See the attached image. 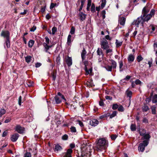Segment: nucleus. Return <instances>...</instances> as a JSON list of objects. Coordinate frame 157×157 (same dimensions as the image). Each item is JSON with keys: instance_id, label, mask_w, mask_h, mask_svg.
<instances>
[{"instance_id": "6", "label": "nucleus", "mask_w": 157, "mask_h": 157, "mask_svg": "<svg viewBox=\"0 0 157 157\" xmlns=\"http://www.w3.org/2000/svg\"><path fill=\"white\" fill-rule=\"evenodd\" d=\"M89 147H87L85 151V148H83L82 149V152L81 154V157H89L90 153V151L88 150Z\"/></svg>"}, {"instance_id": "54", "label": "nucleus", "mask_w": 157, "mask_h": 157, "mask_svg": "<svg viewBox=\"0 0 157 157\" xmlns=\"http://www.w3.org/2000/svg\"><path fill=\"white\" fill-rule=\"evenodd\" d=\"M27 84L29 87H30L33 86V82L32 81H29L27 83Z\"/></svg>"}, {"instance_id": "53", "label": "nucleus", "mask_w": 157, "mask_h": 157, "mask_svg": "<svg viewBox=\"0 0 157 157\" xmlns=\"http://www.w3.org/2000/svg\"><path fill=\"white\" fill-rule=\"evenodd\" d=\"M135 83L136 85H140L141 83V82L139 79H136L135 81Z\"/></svg>"}, {"instance_id": "18", "label": "nucleus", "mask_w": 157, "mask_h": 157, "mask_svg": "<svg viewBox=\"0 0 157 157\" xmlns=\"http://www.w3.org/2000/svg\"><path fill=\"white\" fill-rule=\"evenodd\" d=\"M151 136L149 134H145L144 136H143L142 138V140H149Z\"/></svg>"}, {"instance_id": "10", "label": "nucleus", "mask_w": 157, "mask_h": 157, "mask_svg": "<svg viewBox=\"0 0 157 157\" xmlns=\"http://www.w3.org/2000/svg\"><path fill=\"white\" fill-rule=\"evenodd\" d=\"M19 136V135L18 134H14L11 136L10 138L11 140L13 142H16Z\"/></svg>"}, {"instance_id": "9", "label": "nucleus", "mask_w": 157, "mask_h": 157, "mask_svg": "<svg viewBox=\"0 0 157 157\" xmlns=\"http://www.w3.org/2000/svg\"><path fill=\"white\" fill-rule=\"evenodd\" d=\"M15 130L19 133H22L24 131V128L20 125H17L15 128Z\"/></svg>"}, {"instance_id": "20", "label": "nucleus", "mask_w": 157, "mask_h": 157, "mask_svg": "<svg viewBox=\"0 0 157 157\" xmlns=\"http://www.w3.org/2000/svg\"><path fill=\"white\" fill-rule=\"evenodd\" d=\"M6 111L3 109H0V118L6 113Z\"/></svg>"}, {"instance_id": "33", "label": "nucleus", "mask_w": 157, "mask_h": 157, "mask_svg": "<svg viewBox=\"0 0 157 157\" xmlns=\"http://www.w3.org/2000/svg\"><path fill=\"white\" fill-rule=\"evenodd\" d=\"M143 59V58L141 55H139L137 57V61L138 62H140Z\"/></svg>"}, {"instance_id": "4", "label": "nucleus", "mask_w": 157, "mask_h": 157, "mask_svg": "<svg viewBox=\"0 0 157 157\" xmlns=\"http://www.w3.org/2000/svg\"><path fill=\"white\" fill-rule=\"evenodd\" d=\"M148 144V141L145 140L142 143L140 144L138 147V150L141 152H143L145 149V147L147 146Z\"/></svg>"}, {"instance_id": "39", "label": "nucleus", "mask_w": 157, "mask_h": 157, "mask_svg": "<svg viewBox=\"0 0 157 157\" xmlns=\"http://www.w3.org/2000/svg\"><path fill=\"white\" fill-rule=\"evenodd\" d=\"M61 147L59 145H56L55 148V150L56 151L60 150L61 149Z\"/></svg>"}, {"instance_id": "61", "label": "nucleus", "mask_w": 157, "mask_h": 157, "mask_svg": "<svg viewBox=\"0 0 157 157\" xmlns=\"http://www.w3.org/2000/svg\"><path fill=\"white\" fill-rule=\"evenodd\" d=\"M77 122H78V123L79 124V125L81 127H83V123L81 122V121H77Z\"/></svg>"}, {"instance_id": "46", "label": "nucleus", "mask_w": 157, "mask_h": 157, "mask_svg": "<svg viewBox=\"0 0 157 157\" xmlns=\"http://www.w3.org/2000/svg\"><path fill=\"white\" fill-rule=\"evenodd\" d=\"M52 34L53 35L57 31V28L55 27H53L52 29Z\"/></svg>"}, {"instance_id": "24", "label": "nucleus", "mask_w": 157, "mask_h": 157, "mask_svg": "<svg viewBox=\"0 0 157 157\" xmlns=\"http://www.w3.org/2000/svg\"><path fill=\"white\" fill-rule=\"evenodd\" d=\"M111 62L112 64V66H111L112 67V68H113V69L116 68L117 65V63L115 61L113 60L111 61Z\"/></svg>"}, {"instance_id": "59", "label": "nucleus", "mask_w": 157, "mask_h": 157, "mask_svg": "<svg viewBox=\"0 0 157 157\" xmlns=\"http://www.w3.org/2000/svg\"><path fill=\"white\" fill-rule=\"evenodd\" d=\"M21 99H22V97L21 96H20L18 98V104L20 105H21Z\"/></svg>"}, {"instance_id": "2", "label": "nucleus", "mask_w": 157, "mask_h": 157, "mask_svg": "<svg viewBox=\"0 0 157 157\" xmlns=\"http://www.w3.org/2000/svg\"><path fill=\"white\" fill-rule=\"evenodd\" d=\"M155 13V10L153 9H152L151 10L150 14H146V16H144L143 14L142 16V18L143 19L144 22L145 21H148L149 20L152 16L154 15Z\"/></svg>"}, {"instance_id": "29", "label": "nucleus", "mask_w": 157, "mask_h": 157, "mask_svg": "<svg viewBox=\"0 0 157 157\" xmlns=\"http://www.w3.org/2000/svg\"><path fill=\"white\" fill-rule=\"evenodd\" d=\"M130 129L132 131H135L136 130V126L135 124H132L130 126Z\"/></svg>"}, {"instance_id": "15", "label": "nucleus", "mask_w": 157, "mask_h": 157, "mask_svg": "<svg viewBox=\"0 0 157 157\" xmlns=\"http://www.w3.org/2000/svg\"><path fill=\"white\" fill-rule=\"evenodd\" d=\"M72 150L71 149H68L64 157H72L71 153H72Z\"/></svg>"}, {"instance_id": "13", "label": "nucleus", "mask_w": 157, "mask_h": 157, "mask_svg": "<svg viewBox=\"0 0 157 157\" xmlns=\"http://www.w3.org/2000/svg\"><path fill=\"white\" fill-rule=\"evenodd\" d=\"M66 61L68 66H70L72 65V59L71 57L68 56L66 59Z\"/></svg>"}, {"instance_id": "30", "label": "nucleus", "mask_w": 157, "mask_h": 157, "mask_svg": "<svg viewBox=\"0 0 157 157\" xmlns=\"http://www.w3.org/2000/svg\"><path fill=\"white\" fill-rule=\"evenodd\" d=\"M34 41L33 40H30L29 41L28 46L30 48H31L34 44Z\"/></svg>"}, {"instance_id": "3", "label": "nucleus", "mask_w": 157, "mask_h": 157, "mask_svg": "<svg viewBox=\"0 0 157 157\" xmlns=\"http://www.w3.org/2000/svg\"><path fill=\"white\" fill-rule=\"evenodd\" d=\"M144 22V19L141 16V17H138L136 20H134L132 23V25H135L137 27H138L139 24H143Z\"/></svg>"}, {"instance_id": "44", "label": "nucleus", "mask_w": 157, "mask_h": 157, "mask_svg": "<svg viewBox=\"0 0 157 157\" xmlns=\"http://www.w3.org/2000/svg\"><path fill=\"white\" fill-rule=\"evenodd\" d=\"M71 131L73 133L75 132H76V130L75 127L71 126L70 128Z\"/></svg>"}, {"instance_id": "58", "label": "nucleus", "mask_w": 157, "mask_h": 157, "mask_svg": "<svg viewBox=\"0 0 157 157\" xmlns=\"http://www.w3.org/2000/svg\"><path fill=\"white\" fill-rule=\"evenodd\" d=\"M149 29H151L152 31H154L155 29V27L152 25H151L149 26Z\"/></svg>"}, {"instance_id": "1", "label": "nucleus", "mask_w": 157, "mask_h": 157, "mask_svg": "<svg viewBox=\"0 0 157 157\" xmlns=\"http://www.w3.org/2000/svg\"><path fill=\"white\" fill-rule=\"evenodd\" d=\"M108 142L105 139L101 138L98 140L96 145V150L101 151L105 150L108 147Z\"/></svg>"}, {"instance_id": "23", "label": "nucleus", "mask_w": 157, "mask_h": 157, "mask_svg": "<svg viewBox=\"0 0 157 157\" xmlns=\"http://www.w3.org/2000/svg\"><path fill=\"white\" fill-rule=\"evenodd\" d=\"M55 98L56 103V104H59L61 102V101L60 98H59L58 96H56Z\"/></svg>"}, {"instance_id": "25", "label": "nucleus", "mask_w": 157, "mask_h": 157, "mask_svg": "<svg viewBox=\"0 0 157 157\" xmlns=\"http://www.w3.org/2000/svg\"><path fill=\"white\" fill-rule=\"evenodd\" d=\"M139 133L140 136H143L146 133V131L144 129H141L139 131Z\"/></svg>"}, {"instance_id": "45", "label": "nucleus", "mask_w": 157, "mask_h": 157, "mask_svg": "<svg viewBox=\"0 0 157 157\" xmlns=\"http://www.w3.org/2000/svg\"><path fill=\"white\" fill-rule=\"evenodd\" d=\"M119 68L120 69V71H122V69H121V68L123 66V63L122 61H121L119 63Z\"/></svg>"}, {"instance_id": "48", "label": "nucleus", "mask_w": 157, "mask_h": 157, "mask_svg": "<svg viewBox=\"0 0 157 157\" xmlns=\"http://www.w3.org/2000/svg\"><path fill=\"white\" fill-rule=\"evenodd\" d=\"M118 109L119 111L123 112L124 111V109L122 105H121L118 107Z\"/></svg>"}, {"instance_id": "37", "label": "nucleus", "mask_w": 157, "mask_h": 157, "mask_svg": "<svg viewBox=\"0 0 157 157\" xmlns=\"http://www.w3.org/2000/svg\"><path fill=\"white\" fill-rule=\"evenodd\" d=\"M106 69L108 71H111L112 70V67L109 66L107 65L105 67Z\"/></svg>"}, {"instance_id": "47", "label": "nucleus", "mask_w": 157, "mask_h": 157, "mask_svg": "<svg viewBox=\"0 0 157 157\" xmlns=\"http://www.w3.org/2000/svg\"><path fill=\"white\" fill-rule=\"evenodd\" d=\"M75 28L74 27H72L71 29L70 33L71 35L75 33Z\"/></svg>"}, {"instance_id": "11", "label": "nucleus", "mask_w": 157, "mask_h": 157, "mask_svg": "<svg viewBox=\"0 0 157 157\" xmlns=\"http://www.w3.org/2000/svg\"><path fill=\"white\" fill-rule=\"evenodd\" d=\"M90 123L92 126H95L98 124L99 121L96 119H92L90 121Z\"/></svg>"}, {"instance_id": "14", "label": "nucleus", "mask_w": 157, "mask_h": 157, "mask_svg": "<svg viewBox=\"0 0 157 157\" xmlns=\"http://www.w3.org/2000/svg\"><path fill=\"white\" fill-rule=\"evenodd\" d=\"M86 52L84 48H83L82 51V52L81 53V56L82 61H83V60L85 59L86 58Z\"/></svg>"}, {"instance_id": "28", "label": "nucleus", "mask_w": 157, "mask_h": 157, "mask_svg": "<svg viewBox=\"0 0 157 157\" xmlns=\"http://www.w3.org/2000/svg\"><path fill=\"white\" fill-rule=\"evenodd\" d=\"M71 35L69 34L68 36L67 40V43L68 45H70L71 43Z\"/></svg>"}, {"instance_id": "8", "label": "nucleus", "mask_w": 157, "mask_h": 157, "mask_svg": "<svg viewBox=\"0 0 157 157\" xmlns=\"http://www.w3.org/2000/svg\"><path fill=\"white\" fill-rule=\"evenodd\" d=\"M1 36L6 38V39H10V33L8 31H2L1 34Z\"/></svg>"}, {"instance_id": "43", "label": "nucleus", "mask_w": 157, "mask_h": 157, "mask_svg": "<svg viewBox=\"0 0 157 157\" xmlns=\"http://www.w3.org/2000/svg\"><path fill=\"white\" fill-rule=\"evenodd\" d=\"M31 153L29 152H26L24 155V157H31Z\"/></svg>"}, {"instance_id": "21", "label": "nucleus", "mask_w": 157, "mask_h": 157, "mask_svg": "<svg viewBox=\"0 0 157 157\" xmlns=\"http://www.w3.org/2000/svg\"><path fill=\"white\" fill-rule=\"evenodd\" d=\"M142 109L143 112H147L149 109L148 107L146 105H144L142 107Z\"/></svg>"}, {"instance_id": "60", "label": "nucleus", "mask_w": 157, "mask_h": 157, "mask_svg": "<svg viewBox=\"0 0 157 157\" xmlns=\"http://www.w3.org/2000/svg\"><path fill=\"white\" fill-rule=\"evenodd\" d=\"M99 105L101 106H102L104 105V103L103 101L101 99L100 101H99Z\"/></svg>"}, {"instance_id": "57", "label": "nucleus", "mask_w": 157, "mask_h": 157, "mask_svg": "<svg viewBox=\"0 0 157 157\" xmlns=\"http://www.w3.org/2000/svg\"><path fill=\"white\" fill-rule=\"evenodd\" d=\"M58 95L61 98H62V99H63L65 101H66V99L64 98V97L63 95L60 92H58Z\"/></svg>"}, {"instance_id": "34", "label": "nucleus", "mask_w": 157, "mask_h": 157, "mask_svg": "<svg viewBox=\"0 0 157 157\" xmlns=\"http://www.w3.org/2000/svg\"><path fill=\"white\" fill-rule=\"evenodd\" d=\"M132 92L131 91L127 90L126 91V94L128 97L129 98H131L132 95Z\"/></svg>"}, {"instance_id": "26", "label": "nucleus", "mask_w": 157, "mask_h": 157, "mask_svg": "<svg viewBox=\"0 0 157 157\" xmlns=\"http://www.w3.org/2000/svg\"><path fill=\"white\" fill-rule=\"evenodd\" d=\"M115 44L117 47H119L121 46L122 44V41H118L117 40H116Z\"/></svg>"}, {"instance_id": "50", "label": "nucleus", "mask_w": 157, "mask_h": 157, "mask_svg": "<svg viewBox=\"0 0 157 157\" xmlns=\"http://www.w3.org/2000/svg\"><path fill=\"white\" fill-rule=\"evenodd\" d=\"M119 106L117 104H114L113 105L112 109H116L118 108Z\"/></svg>"}, {"instance_id": "36", "label": "nucleus", "mask_w": 157, "mask_h": 157, "mask_svg": "<svg viewBox=\"0 0 157 157\" xmlns=\"http://www.w3.org/2000/svg\"><path fill=\"white\" fill-rule=\"evenodd\" d=\"M81 5L80 8L79 9V11H81L83 8V5L85 2V1L84 0H81Z\"/></svg>"}, {"instance_id": "7", "label": "nucleus", "mask_w": 157, "mask_h": 157, "mask_svg": "<svg viewBox=\"0 0 157 157\" xmlns=\"http://www.w3.org/2000/svg\"><path fill=\"white\" fill-rule=\"evenodd\" d=\"M150 6L151 5L150 4H147L146 6L143 9L142 14H143L144 16H146V14L149 12L151 9Z\"/></svg>"}, {"instance_id": "17", "label": "nucleus", "mask_w": 157, "mask_h": 157, "mask_svg": "<svg viewBox=\"0 0 157 157\" xmlns=\"http://www.w3.org/2000/svg\"><path fill=\"white\" fill-rule=\"evenodd\" d=\"M79 16L80 17V20L81 21H82L84 20L86 18L85 14L82 12L79 13Z\"/></svg>"}, {"instance_id": "22", "label": "nucleus", "mask_w": 157, "mask_h": 157, "mask_svg": "<svg viewBox=\"0 0 157 157\" xmlns=\"http://www.w3.org/2000/svg\"><path fill=\"white\" fill-rule=\"evenodd\" d=\"M152 101L153 103L157 102V94H155L152 97Z\"/></svg>"}, {"instance_id": "38", "label": "nucleus", "mask_w": 157, "mask_h": 157, "mask_svg": "<svg viewBox=\"0 0 157 157\" xmlns=\"http://www.w3.org/2000/svg\"><path fill=\"white\" fill-rule=\"evenodd\" d=\"M91 5V0H88V3L87 6V10L88 11L90 9V8Z\"/></svg>"}, {"instance_id": "40", "label": "nucleus", "mask_w": 157, "mask_h": 157, "mask_svg": "<svg viewBox=\"0 0 157 157\" xmlns=\"http://www.w3.org/2000/svg\"><path fill=\"white\" fill-rule=\"evenodd\" d=\"M117 112L116 111H114L112 114L110 116V118H112L115 117L117 115Z\"/></svg>"}, {"instance_id": "5", "label": "nucleus", "mask_w": 157, "mask_h": 157, "mask_svg": "<svg viewBox=\"0 0 157 157\" xmlns=\"http://www.w3.org/2000/svg\"><path fill=\"white\" fill-rule=\"evenodd\" d=\"M101 48L104 49H107L109 48V44L107 41L105 39H103L101 41Z\"/></svg>"}, {"instance_id": "27", "label": "nucleus", "mask_w": 157, "mask_h": 157, "mask_svg": "<svg viewBox=\"0 0 157 157\" xmlns=\"http://www.w3.org/2000/svg\"><path fill=\"white\" fill-rule=\"evenodd\" d=\"M32 57L30 56H27L25 57V60L26 62L27 63L30 62L32 59Z\"/></svg>"}, {"instance_id": "16", "label": "nucleus", "mask_w": 157, "mask_h": 157, "mask_svg": "<svg viewBox=\"0 0 157 157\" xmlns=\"http://www.w3.org/2000/svg\"><path fill=\"white\" fill-rule=\"evenodd\" d=\"M135 56L132 54H130L129 55L128 58V60L129 62H132L134 59Z\"/></svg>"}, {"instance_id": "19", "label": "nucleus", "mask_w": 157, "mask_h": 157, "mask_svg": "<svg viewBox=\"0 0 157 157\" xmlns=\"http://www.w3.org/2000/svg\"><path fill=\"white\" fill-rule=\"evenodd\" d=\"M43 45L44 49V51L46 52H48V50L49 49L48 44L45 43H44Z\"/></svg>"}, {"instance_id": "51", "label": "nucleus", "mask_w": 157, "mask_h": 157, "mask_svg": "<svg viewBox=\"0 0 157 157\" xmlns=\"http://www.w3.org/2000/svg\"><path fill=\"white\" fill-rule=\"evenodd\" d=\"M84 64L85 65V71H86V75H87L89 74H90V73L89 72V71H88V70H87V68L86 67L85 62H84Z\"/></svg>"}, {"instance_id": "63", "label": "nucleus", "mask_w": 157, "mask_h": 157, "mask_svg": "<svg viewBox=\"0 0 157 157\" xmlns=\"http://www.w3.org/2000/svg\"><path fill=\"white\" fill-rule=\"evenodd\" d=\"M56 5V4H54L53 3H51L50 6V9H52L55 6V5Z\"/></svg>"}, {"instance_id": "32", "label": "nucleus", "mask_w": 157, "mask_h": 157, "mask_svg": "<svg viewBox=\"0 0 157 157\" xmlns=\"http://www.w3.org/2000/svg\"><path fill=\"white\" fill-rule=\"evenodd\" d=\"M97 52V54L99 56H101L102 55V51L101 49L99 48H98Z\"/></svg>"}, {"instance_id": "55", "label": "nucleus", "mask_w": 157, "mask_h": 157, "mask_svg": "<svg viewBox=\"0 0 157 157\" xmlns=\"http://www.w3.org/2000/svg\"><path fill=\"white\" fill-rule=\"evenodd\" d=\"M117 137V136L116 135H112L111 136V138L112 140H115Z\"/></svg>"}, {"instance_id": "42", "label": "nucleus", "mask_w": 157, "mask_h": 157, "mask_svg": "<svg viewBox=\"0 0 157 157\" xmlns=\"http://www.w3.org/2000/svg\"><path fill=\"white\" fill-rule=\"evenodd\" d=\"M91 10L92 13L95 12V6L94 4L93 3L91 7Z\"/></svg>"}, {"instance_id": "12", "label": "nucleus", "mask_w": 157, "mask_h": 157, "mask_svg": "<svg viewBox=\"0 0 157 157\" xmlns=\"http://www.w3.org/2000/svg\"><path fill=\"white\" fill-rule=\"evenodd\" d=\"M126 21L125 18L124 17H120L119 16V22L120 24L124 26Z\"/></svg>"}, {"instance_id": "31", "label": "nucleus", "mask_w": 157, "mask_h": 157, "mask_svg": "<svg viewBox=\"0 0 157 157\" xmlns=\"http://www.w3.org/2000/svg\"><path fill=\"white\" fill-rule=\"evenodd\" d=\"M5 44L7 48H9L10 47V39H6V41L5 42Z\"/></svg>"}, {"instance_id": "35", "label": "nucleus", "mask_w": 157, "mask_h": 157, "mask_svg": "<svg viewBox=\"0 0 157 157\" xmlns=\"http://www.w3.org/2000/svg\"><path fill=\"white\" fill-rule=\"evenodd\" d=\"M152 113L153 114H155L156 113L155 108L156 107L154 106H152L151 108Z\"/></svg>"}, {"instance_id": "64", "label": "nucleus", "mask_w": 157, "mask_h": 157, "mask_svg": "<svg viewBox=\"0 0 157 157\" xmlns=\"http://www.w3.org/2000/svg\"><path fill=\"white\" fill-rule=\"evenodd\" d=\"M11 119L10 118H8L6 119L5 121V123H7L10 121Z\"/></svg>"}, {"instance_id": "52", "label": "nucleus", "mask_w": 157, "mask_h": 157, "mask_svg": "<svg viewBox=\"0 0 157 157\" xmlns=\"http://www.w3.org/2000/svg\"><path fill=\"white\" fill-rule=\"evenodd\" d=\"M68 138V136L66 134L64 135L62 137V139L64 140H67V139Z\"/></svg>"}, {"instance_id": "41", "label": "nucleus", "mask_w": 157, "mask_h": 157, "mask_svg": "<svg viewBox=\"0 0 157 157\" xmlns=\"http://www.w3.org/2000/svg\"><path fill=\"white\" fill-rule=\"evenodd\" d=\"M106 3V0H102L101 5V7L102 9L105 6Z\"/></svg>"}, {"instance_id": "56", "label": "nucleus", "mask_w": 157, "mask_h": 157, "mask_svg": "<svg viewBox=\"0 0 157 157\" xmlns=\"http://www.w3.org/2000/svg\"><path fill=\"white\" fill-rule=\"evenodd\" d=\"M45 40L46 42L45 43L47 44H49L50 41V40L49 38L47 36H46L45 37Z\"/></svg>"}, {"instance_id": "62", "label": "nucleus", "mask_w": 157, "mask_h": 157, "mask_svg": "<svg viewBox=\"0 0 157 157\" xmlns=\"http://www.w3.org/2000/svg\"><path fill=\"white\" fill-rule=\"evenodd\" d=\"M36 29V27L35 26H33L30 29V31L32 32L34 31Z\"/></svg>"}, {"instance_id": "49", "label": "nucleus", "mask_w": 157, "mask_h": 157, "mask_svg": "<svg viewBox=\"0 0 157 157\" xmlns=\"http://www.w3.org/2000/svg\"><path fill=\"white\" fill-rule=\"evenodd\" d=\"M106 14L105 11V10H103L101 12V16H102V17L103 19H104L105 18V14Z\"/></svg>"}]
</instances>
